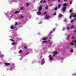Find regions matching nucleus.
Masks as SVG:
<instances>
[{"label": "nucleus", "instance_id": "15", "mask_svg": "<svg viewBox=\"0 0 76 76\" xmlns=\"http://www.w3.org/2000/svg\"><path fill=\"white\" fill-rule=\"evenodd\" d=\"M29 3L27 2L26 3V7H28V6H29Z\"/></svg>", "mask_w": 76, "mask_h": 76}, {"label": "nucleus", "instance_id": "21", "mask_svg": "<svg viewBox=\"0 0 76 76\" xmlns=\"http://www.w3.org/2000/svg\"><path fill=\"white\" fill-rule=\"evenodd\" d=\"M48 6H46L45 7V9H47H47H48Z\"/></svg>", "mask_w": 76, "mask_h": 76}, {"label": "nucleus", "instance_id": "26", "mask_svg": "<svg viewBox=\"0 0 76 76\" xmlns=\"http://www.w3.org/2000/svg\"><path fill=\"white\" fill-rule=\"evenodd\" d=\"M22 50H21L19 51V53H21L22 52Z\"/></svg>", "mask_w": 76, "mask_h": 76}, {"label": "nucleus", "instance_id": "1", "mask_svg": "<svg viewBox=\"0 0 76 76\" xmlns=\"http://www.w3.org/2000/svg\"><path fill=\"white\" fill-rule=\"evenodd\" d=\"M49 58H50V60H52L53 58V57H51V55H50L48 57Z\"/></svg>", "mask_w": 76, "mask_h": 76}, {"label": "nucleus", "instance_id": "7", "mask_svg": "<svg viewBox=\"0 0 76 76\" xmlns=\"http://www.w3.org/2000/svg\"><path fill=\"white\" fill-rule=\"evenodd\" d=\"M50 17V16H48V15H46V17L45 18V19H47L49 18Z\"/></svg>", "mask_w": 76, "mask_h": 76}, {"label": "nucleus", "instance_id": "36", "mask_svg": "<svg viewBox=\"0 0 76 76\" xmlns=\"http://www.w3.org/2000/svg\"><path fill=\"white\" fill-rule=\"evenodd\" d=\"M70 4H72V1H71L70 3Z\"/></svg>", "mask_w": 76, "mask_h": 76}, {"label": "nucleus", "instance_id": "45", "mask_svg": "<svg viewBox=\"0 0 76 76\" xmlns=\"http://www.w3.org/2000/svg\"><path fill=\"white\" fill-rule=\"evenodd\" d=\"M67 0H64V1H67Z\"/></svg>", "mask_w": 76, "mask_h": 76}, {"label": "nucleus", "instance_id": "32", "mask_svg": "<svg viewBox=\"0 0 76 76\" xmlns=\"http://www.w3.org/2000/svg\"><path fill=\"white\" fill-rule=\"evenodd\" d=\"M53 15L54 16H56V13H55L53 14Z\"/></svg>", "mask_w": 76, "mask_h": 76}, {"label": "nucleus", "instance_id": "28", "mask_svg": "<svg viewBox=\"0 0 76 76\" xmlns=\"http://www.w3.org/2000/svg\"><path fill=\"white\" fill-rule=\"evenodd\" d=\"M43 2V0H41V1H40V3H42Z\"/></svg>", "mask_w": 76, "mask_h": 76}, {"label": "nucleus", "instance_id": "41", "mask_svg": "<svg viewBox=\"0 0 76 76\" xmlns=\"http://www.w3.org/2000/svg\"><path fill=\"white\" fill-rule=\"evenodd\" d=\"M46 14H47V12H45V13H44V15H46Z\"/></svg>", "mask_w": 76, "mask_h": 76}, {"label": "nucleus", "instance_id": "43", "mask_svg": "<svg viewBox=\"0 0 76 76\" xmlns=\"http://www.w3.org/2000/svg\"><path fill=\"white\" fill-rule=\"evenodd\" d=\"M74 32H76V30H74Z\"/></svg>", "mask_w": 76, "mask_h": 76}, {"label": "nucleus", "instance_id": "50", "mask_svg": "<svg viewBox=\"0 0 76 76\" xmlns=\"http://www.w3.org/2000/svg\"><path fill=\"white\" fill-rule=\"evenodd\" d=\"M50 6H53V4H51V5H50Z\"/></svg>", "mask_w": 76, "mask_h": 76}, {"label": "nucleus", "instance_id": "46", "mask_svg": "<svg viewBox=\"0 0 76 76\" xmlns=\"http://www.w3.org/2000/svg\"><path fill=\"white\" fill-rule=\"evenodd\" d=\"M50 45H52V43H51L50 44Z\"/></svg>", "mask_w": 76, "mask_h": 76}, {"label": "nucleus", "instance_id": "49", "mask_svg": "<svg viewBox=\"0 0 76 76\" xmlns=\"http://www.w3.org/2000/svg\"><path fill=\"white\" fill-rule=\"evenodd\" d=\"M17 28H16V29H15L16 31L17 30Z\"/></svg>", "mask_w": 76, "mask_h": 76}, {"label": "nucleus", "instance_id": "16", "mask_svg": "<svg viewBox=\"0 0 76 76\" xmlns=\"http://www.w3.org/2000/svg\"><path fill=\"white\" fill-rule=\"evenodd\" d=\"M10 40L11 41H12V42H15V40L13 39H10Z\"/></svg>", "mask_w": 76, "mask_h": 76}, {"label": "nucleus", "instance_id": "18", "mask_svg": "<svg viewBox=\"0 0 76 76\" xmlns=\"http://www.w3.org/2000/svg\"><path fill=\"white\" fill-rule=\"evenodd\" d=\"M63 15H62L61 14L59 15V18H61V17H62Z\"/></svg>", "mask_w": 76, "mask_h": 76}, {"label": "nucleus", "instance_id": "23", "mask_svg": "<svg viewBox=\"0 0 76 76\" xmlns=\"http://www.w3.org/2000/svg\"><path fill=\"white\" fill-rule=\"evenodd\" d=\"M42 42H43V43H45L47 42V41H42Z\"/></svg>", "mask_w": 76, "mask_h": 76}, {"label": "nucleus", "instance_id": "5", "mask_svg": "<svg viewBox=\"0 0 76 76\" xmlns=\"http://www.w3.org/2000/svg\"><path fill=\"white\" fill-rule=\"evenodd\" d=\"M73 13H72L71 15L70 16H69V18L70 19H72V17H73Z\"/></svg>", "mask_w": 76, "mask_h": 76}, {"label": "nucleus", "instance_id": "31", "mask_svg": "<svg viewBox=\"0 0 76 76\" xmlns=\"http://www.w3.org/2000/svg\"><path fill=\"white\" fill-rule=\"evenodd\" d=\"M23 18V16H21L20 17V19H22Z\"/></svg>", "mask_w": 76, "mask_h": 76}, {"label": "nucleus", "instance_id": "33", "mask_svg": "<svg viewBox=\"0 0 76 76\" xmlns=\"http://www.w3.org/2000/svg\"><path fill=\"white\" fill-rule=\"evenodd\" d=\"M67 29L68 30H69V29H70V28L67 27Z\"/></svg>", "mask_w": 76, "mask_h": 76}, {"label": "nucleus", "instance_id": "3", "mask_svg": "<svg viewBox=\"0 0 76 76\" xmlns=\"http://www.w3.org/2000/svg\"><path fill=\"white\" fill-rule=\"evenodd\" d=\"M4 64L5 66H10V63H5Z\"/></svg>", "mask_w": 76, "mask_h": 76}, {"label": "nucleus", "instance_id": "52", "mask_svg": "<svg viewBox=\"0 0 76 76\" xmlns=\"http://www.w3.org/2000/svg\"><path fill=\"white\" fill-rule=\"evenodd\" d=\"M40 23H42V22H40Z\"/></svg>", "mask_w": 76, "mask_h": 76}, {"label": "nucleus", "instance_id": "8", "mask_svg": "<svg viewBox=\"0 0 76 76\" xmlns=\"http://www.w3.org/2000/svg\"><path fill=\"white\" fill-rule=\"evenodd\" d=\"M10 28H11V29H14L15 28V27L13 26H11Z\"/></svg>", "mask_w": 76, "mask_h": 76}, {"label": "nucleus", "instance_id": "47", "mask_svg": "<svg viewBox=\"0 0 76 76\" xmlns=\"http://www.w3.org/2000/svg\"><path fill=\"white\" fill-rule=\"evenodd\" d=\"M53 57H55V56H56V55H53Z\"/></svg>", "mask_w": 76, "mask_h": 76}, {"label": "nucleus", "instance_id": "22", "mask_svg": "<svg viewBox=\"0 0 76 76\" xmlns=\"http://www.w3.org/2000/svg\"><path fill=\"white\" fill-rule=\"evenodd\" d=\"M46 39H47V38H43V40L44 41L45 40H46Z\"/></svg>", "mask_w": 76, "mask_h": 76}, {"label": "nucleus", "instance_id": "38", "mask_svg": "<svg viewBox=\"0 0 76 76\" xmlns=\"http://www.w3.org/2000/svg\"><path fill=\"white\" fill-rule=\"evenodd\" d=\"M24 48H25V49H27V47L26 46L24 47Z\"/></svg>", "mask_w": 76, "mask_h": 76}, {"label": "nucleus", "instance_id": "20", "mask_svg": "<svg viewBox=\"0 0 76 76\" xmlns=\"http://www.w3.org/2000/svg\"><path fill=\"white\" fill-rule=\"evenodd\" d=\"M12 45H15V42H12V43H11Z\"/></svg>", "mask_w": 76, "mask_h": 76}, {"label": "nucleus", "instance_id": "27", "mask_svg": "<svg viewBox=\"0 0 76 76\" xmlns=\"http://www.w3.org/2000/svg\"><path fill=\"white\" fill-rule=\"evenodd\" d=\"M0 57H4V55H1Z\"/></svg>", "mask_w": 76, "mask_h": 76}, {"label": "nucleus", "instance_id": "14", "mask_svg": "<svg viewBox=\"0 0 76 76\" xmlns=\"http://www.w3.org/2000/svg\"><path fill=\"white\" fill-rule=\"evenodd\" d=\"M69 37H70V35H69L67 37V39H69Z\"/></svg>", "mask_w": 76, "mask_h": 76}, {"label": "nucleus", "instance_id": "51", "mask_svg": "<svg viewBox=\"0 0 76 76\" xmlns=\"http://www.w3.org/2000/svg\"><path fill=\"white\" fill-rule=\"evenodd\" d=\"M52 1H54V0H51Z\"/></svg>", "mask_w": 76, "mask_h": 76}, {"label": "nucleus", "instance_id": "54", "mask_svg": "<svg viewBox=\"0 0 76 76\" xmlns=\"http://www.w3.org/2000/svg\"><path fill=\"white\" fill-rule=\"evenodd\" d=\"M65 21H66V20H65Z\"/></svg>", "mask_w": 76, "mask_h": 76}, {"label": "nucleus", "instance_id": "19", "mask_svg": "<svg viewBox=\"0 0 76 76\" xmlns=\"http://www.w3.org/2000/svg\"><path fill=\"white\" fill-rule=\"evenodd\" d=\"M57 9H58V8H57V7H56L55 8L54 10H57Z\"/></svg>", "mask_w": 76, "mask_h": 76}, {"label": "nucleus", "instance_id": "53", "mask_svg": "<svg viewBox=\"0 0 76 76\" xmlns=\"http://www.w3.org/2000/svg\"><path fill=\"white\" fill-rule=\"evenodd\" d=\"M49 0V1H50V0Z\"/></svg>", "mask_w": 76, "mask_h": 76}, {"label": "nucleus", "instance_id": "6", "mask_svg": "<svg viewBox=\"0 0 76 76\" xmlns=\"http://www.w3.org/2000/svg\"><path fill=\"white\" fill-rule=\"evenodd\" d=\"M41 63H45V61H44V59L43 58L42 59V61L41 62Z\"/></svg>", "mask_w": 76, "mask_h": 76}, {"label": "nucleus", "instance_id": "10", "mask_svg": "<svg viewBox=\"0 0 76 76\" xmlns=\"http://www.w3.org/2000/svg\"><path fill=\"white\" fill-rule=\"evenodd\" d=\"M67 4H66V3H65L64 4H63V6L64 7H66L67 6Z\"/></svg>", "mask_w": 76, "mask_h": 76}, {"label": "nucleus", "instance_id": "13", "mask_svg": "<svg viewBox=\"0 0 76 76\" xmlns=\"http://www.w3.org/2000/svg\"><path fill=\"white\" fill-rule=\"evenodd\" d=\"M73 13V18H75V17H76V14H74V13Z\"/></svg>", "mask_w": 76, "mask_h": 76}, {"label": "nucleus", "instance_id": "42", "mask_svg": "<svg viewBox=\"0 0 76 76\" xmlns=\"http://www.w3.org/2000/svg\"><path fill=\"white\" fill-rule=\"evenodd\" d=\"M74 38V36H73L72 37V39H73Z\"/></svg>", "mask_w": 76, "mask_h": 76}, {"label": "nucleus", "instance_id": "9", "mask_svg": "<svg viewBox=\"0 0 76 76\" xmlns=\"http://www.w3.org/2000/svg\"><path fill=\"white\" fill-rule=\"evenodd\" d=\"M19 12H20L19 11H17L16 12H15L14 13H15V15H16V14L18 13H19Z\"/></svg>", "mask_w": 76, "mask_h": 76}, {"label": "nucleus", "instance_id": "48", "mask_svg": "<svg viewBox=\"0 0 76 76\" xmlns=\"http://www.w3.org/2000/svg\"><path fill=\"white\" fill-rule=\"evenodd\" d=\"M66 29V28H63V30H64Z\"/></svg>", "mask_w": 76, "mask_h": 76}, {"label": "nucleus", "instance_id": "44", "mask_svg": "<svg viewBox=\"0 0 76 76\" xmlns=\"http://www.w3.org/2000/svg\"><path fill=\"white\" fill-rule=\"evenodd\" d=\"M60 0H58V2H60Z\"/></svg>", "mask_w": 76, "mask_h": 76}, {"label": "nucleus", "instance_id": "29", "mask_svg": "<svg viewBox=\"0 0 76 76\" xmlns=\"http://www.w3.org/2000/svg\"><path fill=\"white\" fill-rule=\"evenodd\" d=\"M45 2H46V1H45V0H44L43 3V4H44V3H45Z\"/></svg>", "mask_w": 76, "mask_h": 76}, {"label": "nucleus", "instance_id": "24", "mask_svg": "<svg viewBox=\"0 0 76 76\" xmlns=\"http://www.w3.org/2000/svg\"><path fill=\"white\" fill-rule=\"evenodd\" d=\"M73 49L71 50H70L71 53H73Z\"/></svg>", "mask_w": 76, "mask_h": 76}, {"label": "nucleus", "instance_id": "25", "mask_svg": "<svg viewBox=\"0 0 76 76\" xmlns=\"http://www.w3.org/2000/svg\"><path fill=\"white\" fill-rule=\"evenodd\" d=\"M69 13H72V10H70L69 11Z\"/></svg>", "mask_w": 76, "mask_h": 76}, {"label": "nucleus", "instance_id": "35", "mask_svg": "<svg viewBox=\"0 0 76 76\" xmlns=\"http://www.w3.org/2000/svg\"><path fill=\"white\" fill-rule=\"evenodd\" d=\"M73 21H74V20H72L70 22H73Z\"/></svg>", "mask_w": 76, "mask_h": 76}, {"label": "nucleus", "instance_id": "39", "mask_svg": "<svg viewBox=\"0 0 76 76\" xmlns=\"http://www.w3.org/2000/svg\"><path fill=\"white\" fill-rule=\"evenodd\" d=\"M23 7H21L20 8V10H23Z\"/></svg>", "mask_w": 76, "mask_h": 76}, {"label": "nucleus", "instance_id": "4", "mask_svg": "<svg viewBox=\"0 0 76 76\" xmlns=\"http://www.w3.org/2000/svg\"><path fill=\"white\" fill-rule=\"evenodd\" d=\"M66 8L65 7H64L63 8V12H65L66 11Z\"/></svg>", "mask_w": 76, "mask_h": 76}, {"label": "nucleus", "instance_id": "11", "mask_svg": "<svg viewBox=\"0 0 76 76\" xmlns=\"http://www.w3.org/2000/svg\"><path fill=\"white\" fill-rule=\"evenodd\" d=\"M53 53L55 55H57L58 54L57 52H53Z\"/></svg>", "mask_w": 76, "mask_h": 76}, {"label": "nucleus", "instance_id": "2", "mask_svg": "<svg viewBox=\"0 0 76 76\" xmlns=\"http://www.w3.org/2000/svg\"><path fill=\"white\" fill-rule=\"evenodd\" d=\"M42 9V6H40L39 8V12H41Z\"/></svg>", "mask_w": 76, "mask_h": 76}, {"label": "nucleus", "instance_id": "12", "mask_svg": "<svg viewBox=\"0 0 76 76\" xmlns=\"http://www.w3.org/2000/svg\"><path fill=\"white\" fill-rule=\"evenodd\" d=\"M37 14H38V15H41V13L40 12H37Z\"/></svg>", "mask_w": 76, "mask_h": 76}, {"label": "nucleus", "instance_id": "17", "mask_svg": "<svg viewBox=\"0 0 76 76\" xmlns=\"http://www.w3.org/2000/svg\"><path fill=\"white\" fill-rule=\"evenodd\" d=\"M61 4H59L58 5V8H60V7H61Z\"/></svg>", "mask_w": 76, "mask_h": 76}, {"label": "nucleus", "instance_id": "30", "mask_svg": "<svg viewBox=\"0 0 76 76\" xmlns=\"http://www.w3.org/2000/svg\"><path fill=\"white\" fill-rule=\"evenodd\" d=\"M71 28H74V26H71Z\"/></svg>", "mask_w": 76, "mask_h": 76}, {"label": "nucleus", "instance_id": "37", "mask_svg": "<svg viewBox=\"0 0 76 76\" xmlns=\"http://www.w3.org/2000/svg\"><path fill=\"white\" fill-rule=\"evenodd\" d=\"M51 33H53V31H50V32L49 34H51Z\"/></svg>", "mask_w": 76, "mask_h": 76}, {"label": "nucleus", "instance_id": "34", "mask_svg": "<svg viewBox=\"0 0 76 76\" xmlns=\"http://www.w3.org/2000/svg\"><path fill=\"white\" fill-rule=\"evenodd\" d=\"M18 23L17 22H16L15 24V25H18Z\"/></svg>", "mask_w": 76, "mask_h": 76}, {"label": "nucleus", "instance_id": "40", "mask_svg": "<svg viewBox=\"0 0 76 76\" xmlns=\"http://www.w3.org/2000/svg\"><path fill=\"white\" fill-rule=\"evenodd\" d=\"M55 29H56V28H54L53 29V31H55Z\"/></svg>", "mask_w": 76, "mask_h": 76}]
</instances>
